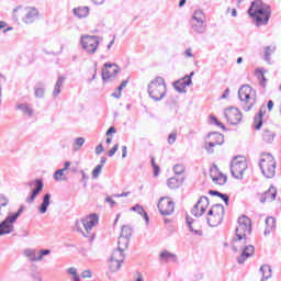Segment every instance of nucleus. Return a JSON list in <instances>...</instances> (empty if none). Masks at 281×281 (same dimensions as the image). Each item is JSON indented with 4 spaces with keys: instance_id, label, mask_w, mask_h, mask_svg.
Here are the masks:
<instances>
[{
    "instance_id": "nucleus-8",
    "label": "nucleus",
    "mask_w": 281,
    "mask_h": 281,
    "mask_svg": "<svg viewBox=\"0 0 281 281\" xmlns=\"http://www.w3.org/2000/svg\"><path fill=\"white\" fill-rule=\"evenodd\" d=\"M223 216H225V206L223 204H215L207 213V224L210 227H218L223 221Z\"/></svg>"
},
{
    "instance_id": "nucleus-33",
    "label": "nucleus",
    "mask_w": 281,
    "mask_h": 281,
    "mask_svg": "<svg viewBox=\"0 0 281 281\" xmlns=\"http://www.w3.org/2000/svg\"><path fill=\"white\" fill-rule=\"evenodd\" d=\"M209 194H211V196H220V199L224 201L225 205H229V195L214 190H210Z\"/></svg>"
},
{
    "instance_id": "nucleus-43",
    "label": "nucleus",
    "mask_w": 281,
    "mask_h": 281,
    "mask_svg": "<svg viewBox=\"0 0 281 281\" xmlns=\"http://www.w3.org/2000/svg\"><path fill=\"white\" fill-rule=\"evenodd\" d=\"M102 172V165H97L92 170V179H98Z\"/></svg>"
},
{
    "instance_id": "nucleus-39",
    "label": "nucleus",
    "mask_w": 281,
    "mask_h": 281,
    "mask_svg": "<svg viewBox=\"0 0 281 281\" xmlns=\"http://www.w3.org/2000/svg\"><path fill=\"white\" fill-rule=\"evenodd\" d=\"M82 146H85V137H78L72 143V148L75 151L80 150V148H82Z\"/></svg>"
},
{
    "instance_id": "nucleus-1",
    "label": "nucleus",
    "mask_w": 281,
    "mask_h": 281,
    "mask_svg": "<svg viewBox=\"0 0 281 281\" xmlns=\"http://www.w3.org/2000/svg\"><path fill=\"white\" fill-rule=\"evenodd\" d=\"M251 234V220L246 215L238 218V225L235 229V238L232 239L233 251L240 256L237 257L238 265H245L247 258H251L256 254V248L247 245V236Z\"/></svg>"
},
{
    "instance_id": "nucleus-10",
    "label": "nucleus",
    "mask_w": 281,
    "mask_h": 281,
    "mask_svg": "<svg viewBox=\"0 0 281 281\" xmlns=\"http://www.w3.org/2000/svg\"><path fill=\"white\" fill-rule=\"evenodd\" d=\"M81 47L87 54H95L98 46L100 45V37L95 35H81L80 38Z\"/></svg>"
},
{
    "instance_id": "nucleus-7",
    "label": "nucleus",
    "mask_w": 281,
    "mask_h": 281,
    "mask_svg": "<svg viewBox=\"0 0 281 281\" xmlns=\"http://www.w3.org/2000/svg\"><path fill=\"white\" fill-rule=\"evenodd\" d=\"M259 167L263 177L267 179H273L276 177V159L271 154L261 155Z\"/></svg>"
},
{
    "instance_id": "nucleus-19",
    "label": "nucleus",
    "mask_w": 281,
    "mask_h": 281,
    "mask_svg": "<svg viewBox=\"0 0 281 281\" xmlns=\"http://www.w3.org/2000/svg\"><path fill=\"white\" fill-rule=\"evenodd\" d=\"M278 195V189L271 186L266 192L260 193L259 201L260 203H273L276 201V196Z\"/></svg>"
},
{
    "instance_id": "nucleus-40",
    "label": "nucleus",
    "mask_w": 281,
    "mask_h": 281,
    "mask_svg": "<svg viewBox=\"0 0 281 281\" xmlns=\"http://www.w3.org/2000/svg\"><path fill=\"white\" fill-rule=\"evenodd\" d=\"M66 272L68 273V276H72L71 280L72 281H80V276H78V269L75 267L68 268L66 270Z\"/></svg>"
},
{
    "instance_id": "nucleus-49",
    "label": "nucleus",
    "mask_w": 281,
    "mask_h": 281,
    "mask_svg": "<svg viewBox=\"0 0 281 281\" xmlns=\"http://www.w3.org/2000/svg\"><path fill=\"white\" fill-rule=\"evenodd\" d=\"M211 124H215V126H220V128H225V125L218 121L215 116H210Z\"/></svg>"
},
{
    "instance_id": "nucleus-59",
    "label": "nucleus",
    "mask_w": 281,
    "mask_h": 281,
    "mask_svg": "<svg viewBox=\"0 0 281 281\" xmlns=\"http://www.w3.org/2000/svg\"><path fill=\"white\" fill-rule=\"evenodd\" d=\"M154 177H159V166L154 165Z\"/></svg>"
},
{
    "instance_id": "nucleus-53",
    "label": "nucleus",
    "mask_w": 281,
    "mask_h": 281,
    "mask_svg": "<svg viewBox=\"0 0 281 281\" xmlns=\"http://www.w3.org/2000/svg\"><path fill=\"white\" fill-rule=\"evenodd\" d=\"M175 142H177V133H171L168 136V144H175Z\"/></svg>"
},
{
    "instance_id": "nucleus-12",
    "label": "nucleus",
    "mask_w": 281,
    "mask_h": 281,
    "mask_svg": "<svg viewBox=\"0 0 281 281\" xmlns=\"http://www.w3.org/2000/svg\"><path fill=\"white\" fill-rule=\"evenodd\" d=\"M18 10H20L22 15V21L26 25L34 23L36 19H38V10H36V8L26 7L23 9L20 8Z\"/></svg>"
},
{
    "instance_id": "nucleus-2",
    "label": "nucleus",
    "mask_w": 281,
    "mask_h": 281,
    "mask_svg": "<svg viewBox=\"0 0 281 281\" xmlns=\"http://www.w3.org/2000/svg\"><path fill=\"white\" fill-rule=\"evenodd\" d=\"M128 243H131V239L122 236L119 237L117 248L112 251L109 259V270L111 273H117L122 269V262H124L125 258L124 251L128 249Z\"/></svg>"
},
{
    "instance_id": "nucleus-42",
    "label": "nucleus",
    "mask_w": 281,
    "mask_h": 281,
    "mask_svg": "<svg viewBox=\"0 0 281 281\" xmlns=\"http://www.w3.org/2000/svg\"><path fill=\"white\" fill-rule=\"evenodd\" d=\"M50 254H52V250L49 249L40 250L37 255V262H41L43 260V256H49Z\"/></svg>"
},
{
    "instance_id": "nucleus-56",
    "label": "nucleus",
    "mask_w": 281,
    "mask_h": 281,
    "mask_svg": "<svg viewBox=\"0 0 281 281\" xmlns=\"http://www.w3.org/2000/svg\"><path fill=\"white\" fill-rule=\"evenodd\" d=\"M126 85H128V80H124L119 86V91L122 92L124 89H126Z\"/></svg>"
},
{
    "instance_id": "nucleus-54",
    "label": "nucleus",
    "mask_w": 281,
    "mask_h": 281,
    "mask_svg": "<svg viewBox=\"0 0 281 281\" xmlns=\"http://www.w3.org/2000/svg\"><path fill=\"white\" fill-rule=\"evenodd\" d=\"M184 56L187 58H194V54H192V48H187L184 52Z\"/></svg>"
},
{
    "instance_id": "nucleus-36",
    "label": "nucleus",
    "mask_w": 281,
    "mask_h": 281,
    "mask_svg": "<svg viewBox=\"0 0 281 281\" xmlns=\"http://www.w3.org/2000/svg\"><path fill=\"white\" fill-rule=\"evenodd\" d=\"M121 237L131 239V236H133V228L128 225H124L121 228Z\"/></svg>"
},
{
    "instance_id": "nucleus-30",
    "label": "nucleus",
    "mask_w": 281,
    "mask_h": 281,
    "mask_svg": "<svg viewBox=\"0 0 281 281\" xmlns=\"http://www.w3.org/2000/svg\"><path fill=\"white\" fill-rule=\"evenodd\" d=\"M74 14L78 16V19H86V16H89V7H78L74 9Z\"/></svg>"
},
{
    "instance_id": "nucleus-20",
    "label": "nucleus",
    "mask_w": 281,
    "mask_h": 281,
    "mask_svg": "<svg viewBox=\"0 0 281 281\" xmlns=\"http://www.w3.org/2000/svg\"><path fill=\"white\" fill-rule=\"evenodd\" d=\"M211 179L216 186H225L227 183V176L223 175L216 166L211 168Z\"/></svg>"
},
{
    "instance_id": "nucleus-26",
    "label": "nucleus",
    "mask_w": 281,
    "mask_h": 281,
    "mask_svg": "<svg viewBox=\"0 0 281 281\" xmlns=\"http://www.w3.org/2000/svg\"><path fill=\"white\" fill-rule=\"evenodd\" d=\"M16 110L21 111L23 115H26V117H32V115H34V110L27 103L18 104Z\"/></svg>"
},
{
    "instance_id": "nucleus-63",
    "label": "nucleus",
    "mask_w": 281,
    "mask_h": 281,
    "mask_svg": "<svg viewBox=\"0 0 281 281\" xmlns=\"http://www.w3.org/2000/svg\"><path fill=\"white\" fill-rule=\"evenodd\" d=\"M268 111H273V101H268Z\"/></svg>"
},
{
    "instance_id": "nucleus-48",
    "label": "nucleus",
    "mask_w": 281,
    "mask_h": 281,
    "mask_svg": "<svg viewBox=\"0 0 281 281\" xmlns=\"http://www.w3.org/2000/svg\"><path fill=\"white\" fill-rule=\"evenodd\" d=\"M35 98H45V88H36Z\"/></svg>"
},
{
    "instance_id": "nucleus-29",
    "label": "nucleus",
    "mask_w": 281,
    "mask_h": 281,
    "mask_svg": "<svg viewBox=\"0 0 281 281\" xmlns=\"http://www.w3.org/2000/svg\"><path fill=\"white\" fill-rule=\"evenodd\" d=\"M160 260L164 262H177V255L171 254L168 250L160 252Z\"/></svg>"
},
{
    "instance_id": "nucleus-23",
    "label": "nucleus",
    "mask_w": 281,
    "mask_h": 281,
    "mask_svg": "<svg viewBox=\"0 0 281 281\" xmlns=\"http://www.w3.org/2000/svg\"><path fill=\"white\" fill-rule=\"evenodd\" d=\"M276 232V220L273 216L266 218V228L263 231V236H269V234Z\"/></svg>"
},
{
    "instance_id": "nucleus-28",
    "label": "nucleus",
    "mask_w": 281,
    "mask_h": 281,
    "mask_svg": "<svg viewBox=\"0 0 281 281\" xmlns=\"http://www.w3.org/2000/svg\"><path fill=\"white\" fill-rule=\"evenodd\" d=\"M260 272L262 274L261 281L269 280L273 276V270L271 269V266H269V265L261 266Z\"/></svg>"
},
{
    "instance_id": "nucleus-45",
    "label": "nucleus",
    "mask_w": 281,
    "mask_h": 281,
    "mask_svg": "<svg viewBox=\"0 0 281 281\" xmlns=\"http://www.w3.org/2000/svg\"><path fill=\"white\" fill-rule=\"evenodd\" d=\"M256 76L260 80V85H265V82H267V78H265V70H257Z\"/></svg>"
},
{
    "instance_id": "nucleus-22",
    "label": "nucleus",
    "mask_w": 281,
    "mask_h": 281,
    "mask_svg": "<svg viewBox=\"0 0 281 281\" xmlns=\"http://www.w3.org/2000/svg\"><path fill=\"white\" fill-rule=\"evenodd\" d=\"M190 85H192V79L189 77V79H179L173 83V87L178 93H186V87H190Z\"/></svg>"
},
{
    "instance_id": "nucleus-16",
    "label": "nucleus",
    "mask_w": 281,
    "mask_h": 281,
    "mask_svg": "<svg viewBox=\"0 0 281 281\" xmlns=\"http://www.w3.org/2000/svg\"><path fill=\"white\" fill-rule=\"evenodd\" d=\"M207 207H210V200L207 196H201L198 203L191 210V214L199 218L202 214H205Z\"/></svg>"
},
{
    "instance_id": "nucleus-37",
    "label": "nucleus",
    "mask_w": 281,
    "mask_h": 281,
    "mask_svg": "<svg viewBox=\"0 0 281 281\" xmlns=\"http://www.w3.org/2000/svg\"><path fill=\"white\" fill-rule=\"evenodd\" d=\"M53 179L55 181H67V177L65 176V169H58L53 175Z\"/></svg>"
},
{
    "instance_id": "nucleus-27",
    "label": "nucleus",
    "mask_w": 281,
    "mask_h": 281,
    "mask_svg": "<svg viewBox=\"0 0 281 281\" xmlns=\"http://www.w3.org/2000/svg\"><path fill=\"white\" fill-rule=\"evenodd\" d=\"M132 212H137L139 216H143L146 225L150 223V217H148V213L144 210V207L139 204L134 205L132 209Z\"/></svg>"
},
{
    "instance_id": "nucleus-34",
    "label": "nucleus",
    "mask_w": 281,
    "mask_h": 281,
    "mask_svg": "<svg viewBox=\"0 0 281 281\" xmlns=\"http://www.w3.org/2000/svg\"><path fill=\"white\" fill-rule=\"evenodd\" d=\"M263 49L266 63H271V54L276 52V45L266 46Z\"/></svg>"
},
{
    "instance_id": "nucleus-15",
    "label": "nucleus",
    "mask_w": 281,
    "mask_h": 281,
    "mask_svg": "<svg viewBox=\"0 0 281 281\" xmlns=\"http://www.w3.org/2000/svg\"><path fill=\"white\" fill-rule=\"evenodd\" d=\"M158 210L162 216H170L175 212V203L170 198H160L158 201Z\"/></svg>"
},
{
    "instance_id": "nucleus-62",
    "label": "nucleus",
    "mask_w": 281,
    "mask_h": 281,
    "mask_svg": "<svg viewBox=\"0 0 281 281\" xmlns=\"http://www.w3.org/2000/svg\"><path fill=\"white\" fill-rule=\"evenodd\" d=\"M117 131L113 127V126H111L108 131H106V133H105V135H111L112 133H116Z\"/></svg>"
},
{
    "instance_id": "nucleus-60",
    "label": "nucleus",
    "mask_w": 281,
    "mask_h": 281,
    "mask_svg": "<svg viewBox=\"0 0 281 281\" xmlns=\"http://www.w3.org/2000/svg\"><path fill=\"white\" fill-rule=\"evenodd\" d=\"M106 203H110L111 207H113V205H115V200L111 199V196H108L105 199Z\"/></svg>"
},
{
    "instance_id": "nucleus-17",
    "label": "nucleus",
    "mask_w": 281,
    "mask_h": 281,
    "mask_svg": "<svg viewBox=\"0 0 281 281\" xmlns=\"http://www.w3.org/2000/svg\"><path fill=\"white\" fill-rule=\"evenodd\" d=\"M120 74V67L115 64H104V68L102 69V80L106 82V80H113L115 76Z\"/></svg>"
},
{
    "instance_id": "nucleus-41",
    "label": "nucleus",
    "mask_w": 281,
    "mask_h": 281,
    "mask_svg": "<svg viewBox=\"0 0 281 281\" xmlns=\"http://www.w3.org/2000/svg\"><path fill=\"white\" fill-rule=\"evenodd\" d=\"M263 142H267L268 144H271V142L273 140V133L269 130H266L263 132Z\"/></svg>"
},
{
    "instance_id": "nucleus-11",
    "label": "nucleus",
    "mask_w": 281,
    "mask_h": 281,
    "mask_svg": "<svg viewBox=\"0 0 281 281\" xmlns=\"http://www.w3.org/2000/svg\"><path fill=\"white\" fill-rule=\"evenodd\" d=\"M207 139H210L209 144L205 145V150H207L210 154L214 153V147L216 146H223L225 143V137L223 134L218 132H212L207 135Z\"/></svg>"
},
{
    "instance_id": "nucleus-51",
    "label": "nucleus",
    "mask_w": 281,
    "mask_h": 281,
    "mask_svg": "<svg viewBox=\"0 0 281 281\" xmlns=\"http://www.w3.org/2000/svg\"><path fill=\"white\" fill-rule=\"evenodd\" d=\"M134 281H144V276L142 274V272L136 271L133 276Z\"/></svg>"
},
{
    "instance_id": "nucleus-61",
    "label": "nucleus",
    "mask_w": 281,
    "mask_h": 281,
    "mask_svg": "<svg viewBox=\"0 0 281 281\" xmlns=\"http://www.w3.org/2000/svg\"><path fill=\"white\" fill-rule=\"evenodd\" d=\"M126 155H127V147L122 146V158L125 159Z\"/></svg>"
},
{
    "instance_id": "nucleus-5",
    "label": "nucleus",
    "mask_w": 281,
    "mask_h": 281,
    "mask_svg": "<svg viewBox=\"0 0 281 281\" xmlns=\"http://www.w3.org/2000/svg\"><path fill=\"white\" fill-rule=\"evenodd\" d=\"M238 98L244 104V111H249L254 109V104H256V90L249 85H244L238 90Z\"/></svg>"
},
{
    "instance_id": "nucleus-9",
    "label": "nucleus",
    "mask_w": 281,
    "mask_h": 281,
    "mask_svg": "<svg viewBox=\"0 0 281 281\" xmlns=\"http://www.w3.org/2000/svg\"><path fill=\"white\" fill-rule=\"evenodd\" d=\"M247 170V159L245 157L237 156L231 161V175L234 179H243Z\"/></svg>"
},
{
    "instance_id": "nucleus-64",
    "label": "nucleus",
    "mask_w": 281,
    "mask_h": 281,
    "mask_svg": "<svg viewBox=\"0 0 281 281\" xmlns=\"http://www.w3.org/2000/svg\"><path fill=\"white\" fill-rule=\"evenodd\" d=\"M33 281H43V278H41L40 276L34 274L33 276Z\"/></svg>"
},
{
    "instance_id": "nucleus-21",
    "label": "nucleus",
    "mask_w": 281,
    "mask_h": 281,
    "mask_svg": "<svg viewBox=\"0 0 281 281\" xmlns=\"http://www.w3.org/2000/svg\"><path fill=\"white\" fill-rule=\"evenodd\" d=\"M266 113H267V106L261 105L258 114H256L255 119H254V124H255L256 131H260V128H262V117H265Z\"/></svg>"
},
{
    "instance_id": "nucleus-55",
    "label": "nucleus",
    "mask_w": 281,
    "mask_h": 281,
    "mask_svg": "<svg viewBox=\"0 0 281 281\" xmlns=\"http://www.w3.org/2000/svg\"><path fill=\"white\" fill-rule=\"evenodd\" d=\"M102 153H104V147L100 144L95 148V155H102Z\"/></svg>"
},
{
    "instance_id": "nucleus-24",
    "label": "nucleus",
    "mask_w": 281,
    "mask_h": 281,
    "mask_svg": "<svg viewBox=\"0 0 281 281\" xmlns=\"http://www.w3.org/2000/svg\"><path fill=\"white\" fill-rule=\"evenodd\" d=\"M50 201H52V194H49V193L44 194L43 201L38 207L40 214L47 213V209L49 207V205L52 203Z\"/></svg>"
},
{
    "instance_id": "nucleus-31",
    "label": "nucleus",
    "mask_w": 281,
    "mask_h": 281,
    "mask_svg": "<svg viewBox=\"0 0 281 281\" xmlns=\"http://www.w3.org/2000/svg\"><path fill=\"white\" fill-rule=\"evenodd\" d=\"M63 85H65V77H58L54 90H53V98H56L57 95H60V89L63 87Z\"/></svg>"
},
{
    "instance_id": "nucleus-57",
    "label": "nucleus",
    "mask_w": 281,
    "mask_h": 281,
    "mask_svg": "<svg viewBox=\"0 0 281 281\" xmlns=\"http://www.w3.org/2000/svg\"><path fill=\"white\" fill-rule=\"evenodd\" d=\"M187 225H188L190 232H194V227H192V218L187 217Z\"/></svg>"
},
{
    "instance_id": "nucleus-46",
    "label": "nucleus",
    "mask_w": 281,
    "mask_h": 281,
    "mask_svg": "<svg viewBox=\"0 0 281 281\" xmlns=\"http://www.w3.org/2000/svg\"><path fill=\"white\" fill-rule=\"evenodd\" d=\"M9 203L10 200L5 195L0 194V209L2 210L3 207H7Z\"/></svg>"
},
{
    "instance_id": "nucleus-14",
    "label": "nucleus",
    "mask_w": 281,
    "mask_h": 281,
    "mask_svg": "<svg viewBox=\"0 0 281 281\" xmlns=\"http://www.w3.org/2000/svg\"><path fill=\"white\" fill-rule=\"evenodd\" d=\"M26 186H29V188H35L32 190L31 196L26 198V203H34V201H36V196H38V194L43 192V188H44L43 180L35 179V180L29 181Z\"/></svg>"
},
{
    "instance_id": "nucleus-52",
    "label": "nucleus",
    "mask_w": 281,
    "mask_h": 281,
    "mask_svg": "<svg viewBox=\"0 0 281 281\" xmlns=\"http://www.w3.org/2000/svg\"><path fill=\"white\" fill-rule=\"evenodd\" d=\"M81 278H83V279L93 278V273L91 272V270H83L81 272Z\"/></svg>"
},
{
    "instance_id": "nucleus-44",
    "label": "nucleus",
    "mask_w": 281,
    "mask_h": 281,
    "mask_svg": "<svg viewBox=\"0 0 281 281\" xmlns=\"http://www.w3.org/2000/svg\"><path fill=\"white\" fill-rule=\"evenodd\" d=\"M175 175H183L186 172V167L181 164H178L173 167Z\"/></svg>"
},
{
    "instance_id": "nucleus-3",
    "label": "nucleus",
    "mask_w": 281,
    "mask_h": 281,
    "mask_svg": "<svg viewBox=\"0 0 281 281\" xmlns=\"http://www.w3.org/2000/svg\"><path fill=\"white\" fill-rule=\"evenodd\" d=\"M248 14L255 19L257 25H267L269 19H271V9L262 1L255 0L248 10Z\"/></svg>"
},
{
    "instance_id": "nucleus-4",
    "label": "nucleus",
    "mask_w": 281,
    "mask_h": 281,
    "mask_svg": "<svg viewBox=\"0 0 281 281\" xmlns=\"http://www.w3.org/2000/svg\"><path fill=\"white\" fill-rule=\"evenodd\" d=\"M148 95L154 100V102H161L166 98L168 88L166 87V81L161 77H156L151 80L147 87Z\"/></svg>"
},
{
    "instance_id": "nucleus-25",
    "label": "nucleus",
    "mask_w": 281,
    "mask_h": 281,
    "mask_svg": "<svg viewBox=\"0 0 281 281\" xmlns=\"http://www.w3.org/2000/svg\"><path fill=\"white\" fill-rule=\"evenodd\" d=\"M191 27L195 34H205L207 24L205 22H191Z\"/></svg>"
},
{
    "instance_id": "nucleus-18",
    "label": "nucleus",
    "mask_w": 281,
    "mask_h": 281,
    "mask_svg": "<svg viewBox=\"0 0 281 281\" xmlns=\"http://www.w3.org/2000/svg\"><path fill=\"white\" fill-rule=\"evenodd\" d=\"M14 223H16V220H14V217H11L10 215L7 216L0 223V236L12 234V232H14Z\"/></svg>"
},
{
    "instance_id": "nucleus-47",
    "label": "nucleus",
    "mask_w": 281,
    "mask_h": 281,
    "mask_svg": "<svg viewBox=\"0 0 281 281\" xmlns=\"http://www.w3.org/2000/svg\"><path fill=\"white\" fill-rule=\"evenodd\" d=\"M24 210H25V206H23V205L20 206L19 210H18V212L14 213V214H11L10 217H11V218H14V221H18V220H19V216H21V214H23Z\"/></svg>"
},
{
    "instance_id": "nucleus-35",
    "label": "nucleus",
    "mask_w": 281,
    "mask_h": 281,
    "mask_svg": "<svg viewBox=\"0 0 281 281\" xmlns=\"http://www.w3.org/2000/svg\"><path fill=\"white\" fill-rule=\"evenodd\" d=\"M24 256L29 258L31 262H38V255H36V250L26 249L24 250Z\"/></svg>"
},
{
    "instance_id": "nucleus-38",
    "label": "nucleus",
    "mask_w": 281,
    "mask_h": 281,
    "mask_svg": "<svg viewBox=\"0 0 281 281\" xmlns=\"http://www.w3.org/2000/svg\"><path fill=\"white\" fill-rule=\"evenodd\" d=\"M167 186L171 190H175V188H179V186H181V181L179 179H177L176 177H172L167 180Z\"/></svg>"
},
{
    "instance_id": "nucleus-6",
    "label": "nucleus",
    "mask_w": 281,
    "mask_h": 281,
    "mask_svg": "<svg viewBox=\"0 0 281 281\" xmlns=\"http://www.w3.org/2000/svg\"><path fill=\"white\" fill-rule=\"evenodd\" d=\"M99 223V217L97 214L88 215L85 218L78 220L75 223V227L77 232H80L82 236L86 238H89V234H91V231L95 225Z\"/></svg>"
},
{
    "instance_id": "nucleus-58",
    "label": "nucleus",
    "mask_w": 281,
    "mask_h": 281,
    "mask_svg": "<svg viewBox=\"0 0 281 281\" xmlns=\"http://www.w3.org/2000/svg\"><path fill=\"white\" fill-rule=\"evenodd\" d=\"M128 194H131V192H123L121 194H114V199H122V196H128Z\"/></svg>"
},
{
    "instance_id": "nucleus-13",
    "label": "nucleus",
    "mask_w": 281,
    "mask_h": 281,
    "mask_svg": "<svg viewBox=\"0 0 281 281\" xmlns=\"http://www.w3.org/2000/svg\"><path fill=\"white\" fill-rule=\"evenodd\" d=\"M224 115L227 120L228 124H232L233 126H236V124H240L243 121V113H240V110L238 108H228L224 111Z\"/></svg>"
},
{
    "instance_id": "nucleus-32",
    "label": "nucleus",
    "mask_w": 281,
    "mask_h": 281,
    "mask_svg": "<svg viewBox=\"0 0 281 281\" xmlns=\"http://www.w3.org/2000/svg\"><path fill=\"white\" fill-rule=\"evenodd\" d=\"M205 22V13L201 10H195L192 16L191 23H202Z\"/></svg>"
},
{
    "instance_id": "nucleus-50",
    "label": "nucleus",
    "mask_w": 281,
    "mask_h": 281,
    "mask_svg": "<svg viewBox=\"0 0 281 281\" xmlns=\"http://www.w3.org/2000/svg\"><path fill=\"white\" fill-rule=\"evenodd\" d=\"M119 148H120V145H119V144L114 145L113 148H111V149L108 151V157H113V155H115V154L117 153Z\"/></svg>"
}]
</instances>
